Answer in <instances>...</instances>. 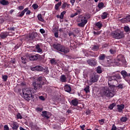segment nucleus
<instances>
[{
  "instance_id": "obj_24",
  "label": "nucleus",
  "mask_w": 130,
  "mask_h": 130,
  "mask_svg": "<svg viewBox=\"0 0 130 130\" xmlns=\"http://www.w3.org/2000/svg\"><path fill=\"white\" fill-rule=\"evenodd\" d=\"M0 4L3 6H8V5H9L10 3L8 0H1Z\"/></svg>"
},
{
  "instance_id": "obj_62",
  "label": "nucleus",
  "mask_w": 130,
  "mask_h": 130,
  "mask_svg": "<svg viewBox=\"0 0 130 130\" xmlns=\"http://www.w3.org/2000/svg\"><path fill=\"white\" fill-rule=\"evenodd\" d=\"M4 130H9V129H10V128H9V126H8L7 125H4Z\"/></svg>"
},
{
  "instance_id": "obj_39",
  "label": "nucleus",
  "mask_w": 130,
  "mask_h": 130,
  "mask_svg": "<svg viewBox=\"0 0 130 130\" xmlns=\"http://www.w3.org/2000/svg\"><path fill=\"white\" fill-rule=\"evenodd\" d=\"M123 55H121V54H119V55H118L117 56V60L118 61H121V59L122 58Z\"/></svg>"
},
{
  "instance_id": "obj_47",
  "label": "nucleus",
  "mask_w": 130,
  "mask_h": 130,
  "mask_svg": "<svg viewBox=\"0 0 130 130\" xmlns=\"http://www.w3.org/2000/svg\"><path fill=\"white\" fill-rule=\"evenodd\" d=\"M21 59L22 60V62L23 63H26V57L25 56L21 57Z\"/></svg>"
},
{
  "instance_id": "obj_36",
  "label": "nucleus",
  "mask_w": 130,
  "mask_h": 130,
  "mask_svg": "<svg viewBox=\"0 0 130 130\" xmlns=\"http://www.w3.org/2000/svg\"><path fill=\"white\" fill-rule=\"evenodd\" d=\"M96 72L98 74H101L102 73V70L101 69V67L99 66L97 67L96 70Z\"/></svg>"
},
{
  "instance_id": "obj_13",
  "label": "nucleus",
  "mask_w": 130,
  "mask_h": 130,
  "mask_svg": "<svg viewBox=\"0 0 130 130\" xmlns=\"http://www.w3.org/2000/svg\"><path fill=\"white\" fill-rule=\"evenodd\" d=\"M10 34V32H8V31H4V32H2L0 34V38L1 39H6V38H7L8 37V36H9Z\"/></svg>"
},
{
  "instance_id": "obj_53",
  "label": "nucleus",
  "mask_w": 130,
  "mask_h": 130,
  "mask_svg": "<svg viewBox=\"0 0 130 130\" xmlns=\"http://www.w3.org/2000/svg\"><path fill=\"white\" fill-rule=\"evenodd\" d=\"M76 16H78V13H73L71 15V18H74V17H76Z\"/></svg>"
},
{
  "instance_id": "obj_16",
  "label": "nucleus",
  "mask_w": 130,
  "mask_h": 130,
  "mask_svg": "<svg viewBox=\"0 0 130 130\" xmlns=\"http://www.w3.org/2000/svg\"><path fill=\"white\" fill-rule=\"evenodd\" d=\"M71 105H72L73 106H78L79 104V100L77 99H75L74 100H72L71 102H70Z\"/></svg>"
},
{
  "instance_id": "obj_54",
  "label": "nucleus",
  "mask_w": 130,
  "mask_h": 130,
  "mask_svg": "<svg viewBox=\"0 0 130 130\" xmlns=\"http://www.w3.org/2000/svg\"><path fill=\"white\" fill-rule=\"evenodd\" d=\"M108 43L104 44L102 45V48H106V47H108Z\"/></svg>"
},
{
  "instance_id": "obj_50",
  "label": "nucleus",
  "mask_w": 130,
  "mask_h": 130,
  "mask_svg": "<svg viewBox=\"0 0 130 130\" xmlns=\"http://www.w3.org/2000/svg\"><path fill=\"white\" fill-rule=\"evenodd\" d=\"M111 130H117V128L116 127V126H115V124L112 125Z\"/></svg>"
},
{
  "instance_id": "obj_21",
  "label": "nucleus",
  "mask_w": 130,
  "mask_h": 130,
  "mask_svg": "<svg viewBox=\"0 0 130 130\" xmlns=\"http://www.w3.org/2000/svg\"><path fill=\"white\" fill-rule=\"evenodd\" d=\"M95 28H98L99 30H100L102 27H103V24H102V21H98L95 23Z\"/></svg>"
},
{
  "instance_id": "obj_26",
  "label": "nucleus",
  "mask_w": 130,
  "mask_h": 130,
  "mask_svg": "<svg viewBox=\"0 0 130 130\" xmlns=\"http://www.w3.org/2000/svg\"><path fill=\"white\" fill-rule=\"evenodd\" d=\"M88 54L89 55V56H92V57H97V56H98L97 54L93 52V51H89Z\"/></svg>"
},
{
  "instance_id": "obj_7",
  "label": "nucleus",
  "mask_w": 130,
  "mask_h": 130,
  "mask_svg": "<svg viewBox=\"0 0 130 130\" xmlns=\"http://www.w3.org/2000/svg\"><path fill=\"white\" fill-rule=\"evenodd\" d=\"M104 96H106V97H110L111 98H112V97L114 96V92L110 90L104 89L102 93V96L104 97Z\"/></svg>"
},
{
  "instance_id": "obj_48",
  "label": "nucleus",
  "mask_w": 130,
  "mask_h": 130,
  "mask_svg": "<svg viewBox=\"0 0 130 130\" xmlns=\"http://www.w3.org/2000/svg\"><path fill=\"white\" fill-rule=\"evenodd\" d=\"M22 115H21L20 113H18L17 114V119H22Z\"/></svg>"
},
{
  "instance_id": "obj_60",
  "label": "nucleus",
  "mask_w": 130,
  "mask_h": 130,
  "mask_svg": "<svg viewBox=\"0 0 130 130\" xmlns=\"http://www.w3.org/2000/svg\"><path fill=\"white\" fill-rule=\"evenodd\" d=\"M76 13H77V15H80V14H81L82 13V10L81 9H78L76 11Z\"/></svg>"
},
{
  "instance_id": "obj_22",
  "label": "nucleus",
  "mask_w": 130,
  "mask_h": 130,
  "mask_svg": "<svg viewBox=\"0 0 130 130\" xmlns=\"http://www.w3.org/2000/svg\"><path fill=\"white\" fill-rule=\"evenodd\" d=\"M121 21L123 23H128L130 22V15L127 16L125 18H122Z\"/></svg>"
},
{
  "instance_id": "obj_5",
  "label": "nucleus",
  "mask_w": 130,
  "mask_h": 130,
  "mask_svg": "<svg viewBox=\"0 0 130 130\" xmlns=\"http://www.w3.org/2000/svg\"><path fill=\"white\" fill-rule=\"evenodd\" d=\"M22 93L24 99H25V100L26 101L29 102L31 99L32 93H36V92H35V89L34 88L31 90H28V89H24L22 90Z\"/></svg>"
},
{
  "instance_id": "obj_57",
  "label": "nucleus",
  "mask_w": 130,
  "mask_h": 130,
  "mask_svg": "<svg viewBox=\"0 0 130 130\" xmlns=\"http://www.w3.org/2000/svg\"><path fill=\"white\" fill-rule=\"evenodd\" d=\"M40 32L41 33V34H44L45 33V30L43 28H41L40 29Z\"/></svg>"
},
{
  "instance_id": "obj_58",
  "label": "nucleus",
  "mask_w": 130,
  "mask_h": 130,
  "mask_svg": "<svg viewBox=\"0 0 130 130\" xmlns=\"http://www.w3.org/2000/svg\"><path fill=\"white\" fill-rule=\"evenodd\" d=\"M36 110L38 112H42V110H43V109L41 108H38L36 109Z\"/></svg>"
},
{
  "instance_id": "obj_8",
  "label": "nucleus",
  "mask_w": 130,
  "mask_h": 130,
  "mask_svg": "<svg viewBox=\"0 0 130 130\" xmlns=\"http://www.w3.org/2000/svg\"><path fill=\"white\" fill-rule=\"evenodd\" d=\"M31 71H38V72H43V73H46V74H48L49 71L47 69H44L43 67L40 66H37L35 67L31 68Z\"/></svg>"
},
{
  "instance_id": "obj_41",
  "label": "nucleus",
  "mask_w": 130,
  "mask_h": 130,
  "mask_svg": "<svg viewBox=\"0 0 130 130\" xmlns=\"http://www.w3.org/2000/svg\"><path fill=\"white\" fill-rule=\"evenodd\" d=\"M105 121V119H101L99 120V122L101 125H103V124H104Z\"/></svg>"
},
{
  "instance_id": "obj_14",
  "label": "nucleus",
  "mask_w": 130,
  "mask_h": 130,
  "mask_svg": "<svg viewBox=\"0 0 130 130\" xmlns=\"http://www.w3.org/2000/svg\"><path fill=\"white\" fill-rule=\"evenodd\" d=\"M28 10H29V8H25L22 11L19 12L17 14V17H20V18H22L24 15H25V13H26V12L28 11Z\"/></svg>"
},
{
  "instance_id": "obj_2",
  "label": "nucleus",
  "mask_w": 130,
  "mask_h": 130,
  "mask_svg": "<svg viewBox=\"0 0 130 130\" xmlns=\"http://www.w3.org/2000/svg\"><path fill=\"white\" fill-rule=\"evenodd\" d=\"M53 48L54 49H56L57 51H59V52H62L67 54V53H69L70 52V49L67 47H66L63 45H61L60 44H53L52 45Z\"/></svg>"
},
{
  "instance_id": "obj_18",
  "label": "nucleus",
  "mask_w": 130,
  "mask_h": 130,
  "mask_svg": "<svg viewBox=\"0 0 130 130\" xmlns=\"http://www.w3.org/2000/svg\"><path fill=\"white\" fill-rule=\"evenodd\" d=\"M106 58L107 59L109 58V56H107L105 54H101L99 56V60H102V61L105 60Z\"/></svg>"
},
{
  "instance_id": "obj_64",
  "label": "nucleus",
  "mask_w": 130,
  "mask_h": 130,
  "mask_svg": "<svg viewBox=\"0 0 130 130\" xmlns=\"http://www.w3.org/2000/svg\"><path fill=\"white\" fill-rule=\"evenodd\" d=\"M54 36H55V37H56V38H58V32H55L54 33Z\"/></svg>"
},
{
  "instance_id": "obj_37",
  "label": "nucleus",
  "mask_w": 130,
  "mask_h": 130,
  "mask_svg": "<svg viewBox=\"0 0 130 130\" xmlns=\"http://www.w3.org/2000/svg\"><path fill=\"white\" fill-rule=\"evenodd\" d=\"M115 106H116V104L115 103H112L109 106V109H110L111 110H112L114 108V107H115Z\"/></svg>"
},
{
  "instance_id": "obj_3",
  "label": "nucleus",
  "mask_w": 130,
  "mask_h": 130,
  "mask_svg": "<svg viewBox=\"0 0 130 130\" xmlns=\"http://www.w3.org/2000/svg\"><path fill=\"white\" fill-rule=\"evenodd\" d=\"M45 79L44 77L39 76L37 78V82H34L32 83V86L35 88V92H37V89H41L42 88V85H44V81H43Z\"/></svg>"
},
{
  "instance_id": "obj_52",
  "label": "nucleus",
  "mask_w": 130,
  "mask_h": 130,
  "mask_svg": "<svg viewBox=\"0 0 130 130\" xmlns=\"http://www.w3.org/2000/svg\"><path fill=\"white\" fill-rule=\"evenodd\" d=\"M93 34H94V35H100V34H101V32L100 31H93Z\"/></svg>"
},
{
  "instance_id": "obj_51",
  "label": "nucleus",
  "mask_w": 130,
  "mask_h": 130,
  "mask_svg": "<svg viewBox=\"0 0 130 130\" xmlns=\"http://www.w3.org/2000/svg\"><path fill=\"white\" fill-rule=\"evenodd\" d=\"M7 30H8V31H15V27H8L7 28Z\"/></svg>"
},
{
  "instance_id": "obj_25",
  "label": "nucleus",
  "mask_w": 130,
  "mask_h": 130,
  "mask_svg": "<svg viewBox=\"0 0 130 130\" xmlns=\"http://www.w3.org/2000/svg\"><path fill=\"white\" fill-rule=\"evenodd\" d=\"M100 48V46L99 45H93L92 50H94V51H98L99 49Z\"/></svg>"
},
{
  "instance_id": "obj_35",
  "label": "nucleus",
  "mask_w": 130,
  "mask_h": 130,
  "mask_svg": "<svg viewBox=\"0 0 130 130\" xmlns=\"http://www.w3.org/2000/svg\"><path fill=\"white\" fill-rule=\"evenodd\" d=\"M98 7L99 9H103L104 8V3L103 2H100L99 3Z\"/></svg>"
},
{
  "instance_id": "obj_56",
  "label": "nucleus",
  "mask_w": 130,
  "mask_h": 130,
  "mask_svg": "<svg viewBox=\"0 0 130 130\" xmlns=\"http://www.w3.org/2000/svg\"><path fill=\"white\" fill-rule=\"evenodd\" d=\"M110 53H111V54H114V53H115V52H116L115 51V50H114L112 49H111L110 50Z\"/></svg>"
},
{
  "instance_id": "obj_9",
  "label": "nucleus",
  "mask_w": 130,
  "mask_h": 130,
  "mask_svg": "<svg viewBox=\"0 0 130 130\" xmlns=\"http://www.w3.org/2000/svg\"><path fill=\"white\" fill-rule=\"evenodd\" d=\"M45 54L40 55L39 54H37L35 55H31L29 56V58L31 61H34V60H37V59H44Z\"/></svg>"
},
{
  "instance_id": "obj_59",
  "label": "nucleus",
  "mask_w": 130,
  "mask_h": 130,
  "mask_svg": "<svg viewBox=\"0 0 130 130\" xmlns=\"http://www.w3.org/2000/svg\"><path fill=\"white\" fill-rule=\"evenodd\" d=\"M86 127V125L83 124L82 125L80 126V128H81V129H85V128Z\"/></svg>"
},
{
  "instance_id": "obj_12",
  "label": "nucleus",
  "mask_w": 130,
  "mask_h": 130,
  "mask_svg": "<svg viewBox=\"0 0 130 130\" xmlns=\"http://www.w3.org/2000/svg\"><path fill=\"white\" fill-rule=\"evenodd\" d=\"M120 74L122 76L123 79L130 78V73H127L125 70H122L120 72Z\"/></svg>"
},
{
  "instance_id": "obj_20",
  "label": "nucleus",
  "mask_w": 130,
  "mask_h": 130,
  "mask_svg": "<svg viewBox=\"0 0 130 130\" xmlns=\"http://www.w3.org/2000/svg\"><path fill=\"white\" fill-rule=\"evenodd\" d=\"M36 37H38V34L36 32H32L29 35V38L30 39V40L35 39Z\"/></svg>"
},
{
  "instance_id": "obj_63",
  "label": "nucleus",
  "mask_w": 130,
  "mask_h": 130,
  "mask_svg": "<svg viewBox=\"0 0 130 130\" xmlns=\"http://www.w3.org/2000/svg\"><path fill=\"white\" fill-rule=\"evenodd\" d=\"M18 9L20 11H22V10H24V6H19Z\"/></svg>"
},
{
  "instance_id": "obj_44",
  "label": "nucleus",
  "mask_w": 130,
  "mask_h": 130,
  "mask_svg": "<svg viewBox=\"0 0 130 130\" xmlns=\"http://www.w3.org/2000/svg\"><path fill=\"white\" fill-rule=\"evenodd\" d=\"M32 7L34 9V10H37V8L39 7L38 5L36 4H34L32 5Z\"/></svg>"
},
{
  "instance_id": "obj_61",
  "label": "nucleus",
  "mask_w": 130,
  "mask_h": 130,
  "mask_svg": "<svg viewBox=\"0 0 130 130\" xmlns=\"http://www.w3.org/2000/svg\"><path fill=\"white\" fill-rule=\"evenodd\" d=\"M70 3L72 4V6H74V4L76 3V0H70Z\"/></svg>"
},
{
  "instance_id": "obj_32",
  "label": "nucleus",
  "mask_w": 130,
  "mask_h": 130,
  "mask_svg": "<svg viewBox=\"0 0 130 130\" xmlns=\"http://www.w3.org/2000/svg\"><path fill=\"white\" fill-rule=\"evenodd\" d=\"M84 91L86 93V94L90 93V86H86V87L84 89Z\"/></svg>"
},
{
  "instance_id": "obj_49",
  "label": "nucleus",
  "mask_w": 130,
  "mask_h": 130,
  "mask_svg": "<svg viewBox=\"0 0 130 130\" xmlns=\"http://www.w3.org/2000/svg\"><path fill=\"white\" fill-rule=\"evenodd\" d=\"M67 8V2H64L62 4L61 9H66Z\"/></svg>"
},
{
  "instance_id": "obj_43",
  "label": "nucleus",
  "mask_w": 130,
  "mask_h": 130,
  "mask_svg": "<svg viewBox=\"0 0 130 130\" xmlns=\"http://www.w3.org/2000/svg\"><path fill=\"white\" fill-rule=\"evenodd\" d=\"M68 34L70 37L73 36V35L74 37H76V35H75V32H74V31H70L69 32Z\"/></svg>"
},
{
  "instance_id": "obj_38",
  "label": "nucleus",
  "mask_w": 130,
  "mask_h": 130,
  "mask_svg": "<svg viewBox=\"0 0 130 130\" xmlns=\"http://www.w3.org/2000/svg\"><path fill=\"white\" fill-rule=\"evenodd\" d=\"M120 121L121 122H125L126 121H127V117H122L120 118Z\"/></svg>"
},
{
  "instance_id": "obj_55",
  "label": "nucleus",
  "mask_w": 130,
  "mask_h": 130,
  "mask_svg": "<svg viewBox=\"0 0 130 130\" xmlns=\"http://www.w3.org/2000/svg\"><path fill=\"white\" fill-rule=\"evenodd\" d=\"M39 99H40V100H42V101H44L45 100V98L43 95L39 96Z\"/></svg>"
},
{
  "instance_id": "obj_29",
  "label": "nucleus",
  "mask_w": 130,
  "mask_h": 130,
  "mask_svg": "<svg viewBox=\"0 0 130 130\" xmlns=\"http://www.w3.org/2000/svg\"><path fill=\"white\" fill-rule=\"evenodd\" d=\"M61 2H59L57 3V4H55V10L56 11H58V9H59V7L60 6H61Z\"/></svg>"
},
{
  "instance_id": "obj_27",
  "label": "nucleus",
  "mask_w": 130,
  "mask_h": 130,
  "mask_svg": "<svg viewBox=\"0 0 130 130\" xmlns=\"http://www.w3.org/2000/svg\"><path fill=\"white\" fill-rule=\"evenodd\" d=\"M36 49H37V52L39 53H42V49L40 48V45L38 44L36 46Z\"/></svg>"
},
{
  "instance_id": "obj_28",
  "label": "nucleus",
  "mask_w": 130,
  "mask_h": 130,
  "mask_svg": "<svg viewBox=\"0 0 130 130\" xmlns=\"http://www.w3.org/2000/svg\"><path fill=\"white\" fill-rule=\"evenodd\" d=\"M67 77L64 75H61L60 77V81L62 83H66L67 82Z\"/></svg>"
},
{
  "instance_id": "obj_42",
  "label": "nucleus",
  "mask_w": 130,
  "mask_h": 130,
  "mask_svg": "<svg viewBox=\"0 0 130 130\" xmlns=\"http://www.w3.org/2000/svg\"><path fill=\"white\" fill-rule=\"evenodd\" d=\"M116 88H118V89H123V84L120 83L118 85L115 86Z\"/></svg>"
},
{
  "instance_id": "obj_15",
  "label": "nucleus",
  "mask_w": 130,
  "mask_h": 130,
  "mask_svg": "<svg viewBox=\"0 0 130 130\" xmlns=\"http://www.w3.org/2000/svg\"><path fill=\"white\" fill-rule=\"evenodd\" d=\"M123 109H124V105L121 104L117 105V110L118 112L121 113L123 112Z\"/></svg>"
},
{
  "instance_id": "obj_40",
  "label": "nucleus",
  "mask_w": 130,
  "mask_h": 130,
  "mask_svg": "<svg viewBox=\"0 0 130 130\" xmlns=\"http://www.w3.org/2000/svg\"><path fill=\"white\" fill-rule=\"evenodd\" d=\"M66 11H63L60 13V15L59 16V19H63V17H64V15H66Z\"/></svg>"
},
{
  "instance_id": "obj_10",
  "label": "nucleus",
  "mask_w": 130,
  "mask_h": 130,
  "mask_svg": "<svg viewBox=\"0 0 130 130\" xmlns=\"http://www.w3.org/2000/svg\"><path fill=\"white\" fill-rule=\"evenodd\" d=\"M99 80V75L96 74H92L90 76L89 83H96Z\"/></svg>"
},
{
  "instance_id": "obj_19",
  "label": "nucleus",
  "mask_w": 130,
  "mask_h": 130,
  "mask_svg": "<svg viewBox=\"0 0 130 130\" xmlns=\"http://www.w3.org/2000/svg\"><path fill=\"white\" fill-rule=\"evenodd\" d=\"M64 90L68 93H71V92H72V87H71V85L66 84L64 86Z\"/></svg>"
},
{
  "instance_id": "obj_34",
  "label": "nucleus",
  "mask_w": 130,
  "mask_h": 130,
  "mask_svg": "<svg viewBox=\"0 0 130 130\" xmlns=\"http://www.w3.org/2000/svg\"><path fill=\"white\" fill-rule=\"evenodd\" d=\"M108 15V13H107V12H104L101 16L102 19H106L107 18Z\"/></svg>"
},
{
  "instance_id": "obj_11",
  "label": "nucleus",
  "mask_w": 130,
  "mask_h": 130,
  "mask_svg": "<svg viewBox=\"0 0 130 130\" xmlns=\"http://www.w3.org/2000/svg\"><path fill=\"white\" fill-rule=\"evenodd\" d=\"M87 62L89 66H91L92 67H95V66L97 64V61L96 60V59L94 58L87 60Z\"/></svg>"
},
{
  "instance_id": "obj_6",
  "label": "nucleus",
  "mask_w": 130,
  "mask_h": 130,
  "mask_svg": "<svg viewBox=\"0 0 130 130\" xmlns=\"http://www.w3.org/2000/svg\"><path fill=\"white\" fill-rule=\"evenodd\" d=\"M111 35L115 39H121V38H123V37H124V35H123V33L120 30L112 31Z\"/></svg>"
},
{
  "instance_id": "obj_23",
  "label": "nucleus",
  "mask_w": 130,
  "mask_h": 130,
  "mask_svg": "<svg viewBox=\"0 0 130 130\" xmlns=\"http://www.w3.org/2000/svg\"><path fill=\"white\" fill-rule=\"evenodd\" d=\"M47 113L48 112L46 111H43L41 116L42 117H45L46 119H49V116H48V114Z\"/></svg>"
},
{
  "instance_id": "obj_17",
  "label": "nucleus",
  "mask_w": 130,
  "mask_h": 130,
  "mask_svg": "<svg viewBox=\"0 0 130 130\" xmlns=\"http://www.w3.org/2000/svg\"><path fill=\"white\" fill-rule=\"evenodd\" d=\"M11 127L13 130H17L19 128V124L17 122H13L11 123Z\"/></svg>"
},
{
  "instance_id": "obj_46",
  "label": "nucleus",
  "mask_w": 130,
  "mask_h": 130,
  "mask_svg": "<svg viewBox=\"0 0 130 130\" xmlns=\"http://www.w3.org/2000/svg\"><path fill=\"white\" fill-rule=\"evenodd\" d=\"M2 79L4 80V82H7L8 80V76L7 75H3Z\"/></svg>"
},
{
  "instance_id": "obj_33",
  "label": "nucleus",
  "mask_w": 130,
  "mask_h": 130,
  "mask_svg": "<svg viewBox=\"0 0 130 130\" xmlns=\"http://www.w3.org/2000/svg\"><path fill=\"white\" fill-rule=\"evenodd\" d=\"M50 62L51 64H56L57 62H56V60H55V58H51L50 60Z\"/></svg>"
},
{
  "instance_id": "obj_31",
  "label": "nucleus",
  "mask_w": 130,
  "mask_h": 130,
  "mask_svg": "<svg viewBox=\"0 0 130 130\" xmlns=\"http://www.w3.org/2000/svg\"><path fill=\"white\" fill-rule=\"evenodd\" d=\"M124 30L127 33V34H129L130 33V29L128 26H125L124 27Z\"/></svg>"
},
{
  "instance_id": "obj_4",
  "label": "nucleus",
  "mask_w": 130,
  "mask_h": 130,
  "mask_svg": "<svg viewBox=\"0 0 130 130\" xmlns=\"http://www.w3.org/2000/svg\"><path fill=\"white\" fill-rule=\"evenodd\" d=\"M91 18V15L89 13H87L84 15L83 17H81L79 19V23H78L77 25L79 27H81L82 28H84L85 27V25L87 23H88V20Z\"/></svg>"
},
{
  "instance_id": "obj_1",
  "label": "nucleus",
  "mask_w": 130,
  "mask_h": 130,
  "mask_svg": "<svg viewBox=\"0 0 130 130\" xmlns=\"http://www.w3.org/2000/svg\"><path fill=\"white\" fill-rule=\"evenodd\" d=\"M122 78L119 73H116L115 75L108 76V84L110 87H115V83H118V81L121 80Z\"/></svg>"
},
{
  "instance_id": "obj_45",
  "label": "nucleus",
  "mask_w": 130,
  "mask_h": 130,
  "mask_svg": "<svg viewBox=\"0 0 130 130\" xmlns=\"http://www.w3.org/2000/svg\"><path fill=\"white\" fill-rule=\"evenodd\" d=\"M55 99L57 102H60V101L62 100V99H61V98H60V96H56Z\"/></svg>"
},
{
  "instance_id": "obj_30",
  "label": "nucleus",
  "mask_w": 130,
  "mask_h": 130,
  "mask_svg": "<svg viewBox=\"0 0 130 130\" xmlns=\"http://www.w3.org/2000/svg\"><path fill=\"white\" fill-rule=\"evenodd\" d=\"M38 19L39 20V21H40L41 22H44V20L43 19V18L42 17V15L41 14H39L38 15Z\"/></svg>"
}]
</instances>
